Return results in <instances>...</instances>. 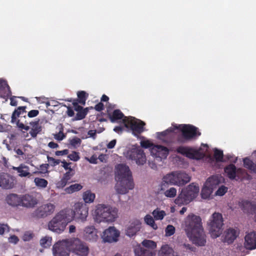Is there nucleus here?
Here are the masks:
<instances>
[{
    "label": "nucleus",
    "mask_w": 256,
    "mask_h": 256,
    "mask_svg": "<svg viewBox=\"0 0 256 256\" xmlns=\"http://www.w3.org/2000/svg\"><path fill=\"white\" fill-rule=\"evenodd\" d=\"M185 231L192 242L198 246H204L206 243V236L202 225L200 216L190 214L185 221Z\"/></svg>",
    "instance_id": "1"
},
{
    "label": "nucleus",
    "mask_w": 256,
    "mask_h": 256,
    "mask_svg": "<svg viewBox=\"0 0 256 256\" xmlns=\"http://www.w3.org/2000/svg\"><path fill=\"white\" fill-rule=\"evenodd\" d=\"M115 178L117 181L114 188L118 194L128 193L134 188V182L129 167L124 164H119L116 167Z\"/></svg>",
    "instance_id": "2"
},
{
    "label": "nucleus",
    "mask_w": 256,
    "mask_h": 256,
    "mask_svg": "<svg viewBox=\"0 0 256 256\" xmlns=\"http://www.w3.org/2000/svg\"><path fill=\"white\" fill-rule=\"evenodd\" d=\"M72 220V210L65 208L58 212L48 222V228L54 232L60 234Z\"/></svg>",
    "instance_id": "3"
},
{
    "label": "nucleus",
    "mask_w": 256,
    "mask_h": 256,
    "mask_svg": "<svg viewBox=\"0 0 256 256\" xmlns=\"http://www.w3.org/2000/svg\"><path fill=\"white\" fill-rule=\"evenodd\" d=\"M118 209L104 204H98L94 211L95 220L96 222H112L118 217Z\"/></svg>",
    "instance_id": "4"
},
{
    "label": "nucleus",
    "mask_w": 256,
    "mask_h": 256,
    "mask_svg": "<svg viewBox=\"0 0 256 256\" xmlns=\"http://www.w3.org/2000/svg\"><path fill=\"white\" fill-rule=\"evenodd\" d=\"M198 192V186L194 183L191 184L186 188L182 190L181 192L175 200L174 202L178 206L187 204L196 198Z\"/></svg>",
    "instance_id": "5"
},
{
    "label": "nucleus",
    "mask_w": 256,
    "mask_h": 256,
    "mask_svg": "<svg viewBox=\"0 0 256 256\" xmlns=\"http://www.w3.org/2000/svg\"><path fill=\"white\" fill-rule=\"evenodd\" d=\"M67 246L72 253L80 256H88L89 248L87 244L78 238H72L66 240Z\"/></svg>",
    "instance_id": "6"
},
{
    "label": "nucleus",
    "mask_w": 256,
    "mask_h": 256,
    "mask_svg": "<svg viewBox=\"0 0 256 256\" xmlns=\"http://www.w3.org/2000/svg\"><path fill=\"white\" fill-rule=\"evenodd\" d=\"M26 106H19L12 112V123L16 122L17 126L20 130H24L26 131L30 130L28 126L30 120L26 115L22 116L26 114Z\"/></svg>",
    "instance_id": "7"
},
{
    "label": "nucleus",
    "mask_w": 256,
    "mask_h": 256,
    "mask_svg": "<svg viewBox=\"0 0 256 256\" xmlns=\"http://www.w3.org/2000/svg\"><path fill=\"white\" fill-rule=\"evenodd\" d=\"M176 128L180 130L182 132V136L178 138V141L181 143L195 139L201 134L198 128L191 124H180Z\"/></svg>",
    "instance_id": "8"
},
{
    "label": "nucleus",
    "mask_w": 256,
    "mask_h": 256,
    "mask_svg": "<svg viewBox=\"0 0 256 256\" xmlns=\"http://www.w3.org/2000/svg\"><path fill=\"white\" fill-rule=\"evenodd\" d=\"M223 224V218L222 214L218 212L214 213L210 222L208 224L210 232L212 237L216 238L220 235Z\"/></svg>",
    "instance_id": "9"
},
{
    "label": "nucleus",
    "mask_w": 256,
    "mask_h": 256,
    "mask_svg": "<svg viewBox=\"0 0 256 256\" xmlns=\"http://www.w3.org/2000/svg\"><path fill=\"white\" fill-rule=\"evenodd\" d=\"M123 123L125 127L130 128L132 134L137 137L144 130V126L146 125V124L140 120H136L132 119V118L125 117L123 119Z\"/></svg>",
    "instance_id": "10"
},
{
    "label": "nucleus",
    "mask_w": 256,
    "mask_h": 256,
    "mask_svg": "<svg viewBox=\"0 0 256 256\" xmlns=\"http://www.w3.org/2000/svg\"><path fill=\"white\" fill-rule=\"evenodd\" d=\"M56 206L53 204H44L38 208L32 214V216L36 218H44L52 214Z\"/></svg>",
    "instance_id": "11"
},
{
    "label": "nucleus",
    "mask_w": 256,
    "mask_h": 256,
    "mask_svg": "<svg viewBox=\"0 0 256 256\" xmlns=\"http://www.w3.org/2000/svg\"><path fill=\"white\" fill-rule=\"evenodd\" d=\"M176 152L178 154L194 160H200L204 156V154L199 150L188 146H180L177 148Z\"/></svg>",
    "instance_id": "12"
},
{
    "label": "nucleus",
    "mask_w": 256,
    "mask_h": 256,
    "mask_svg": "<svg viewBox=\"0 0 256 256\" xmlns=\"http://www.w3.org/2000/svg\"><path fill=\"white\" fill-rule=\"evenodd\" d=\"M128 157L130 159L134 160L138 165H143L146 160L144 150L140 147L132 148L129 150L128 152Z\"/></svg>",
    "instance_id": "13"
},
{
    "label": "nucleus",
    "mask_w": 256,
    "mask_h": 256,
    "mask_svg": "<svg viewBox=\"0 0 256 256\" xmlns=\"http://www.w3.org/2000/svg\"><path fill=\"white\" fill-rule=\"evenodd\" d=\"M88 208L86 204L78 202L74 205V210H72L73 218L75 216L77 219L84 222L88 216Z\"/></svg>",
    "instance_id": "14"
},
{
    "label": "nucleus",
    "mask_w": 256,
    "mask_h": 256,
    "mask_svg": "<svg viewBox=\"0 0 256 256\" xmlns=\"http://www.w3.org/2000/svg\"><path fill=\"white\" fill-rule=\"evenodd\" d=\"M168 152L167 148L160 145L154 146L150 149L152 156L158 162H161L162 160L166 158Z\"/></svg>",
    "instance_id": "15"
},
{
    "label": "nucleus",
    "mask_w": 256,
    "mask_h": 256,
    "mask_svg": "<svg viewBox=\"0 0 256 256\" xmlns=\"http://www.w3.org/2000/svg\"><path fill=\"white\" fill-rule=\"evenodd\" d=\"M120 234V232L114 226H110L103 232L102 238L105 242H116L118 240Z\"/></svg>",
    "instance_id": "16"
},
{
    "label": "nucleus",
    "mask_w": 256,
    "mask_h": 256,
    "mask_svg": "<svg viewBox=\"0 0 256 256\" xmlns=\"http://www.w3.org/2000/svg\"><path fill=\"white\" fill-rule=\"evenodd\" d=\"M70 252L68 248L66 242V240L61 242H57L53 246V254L54 256H69Z\"/></svg>",
    "instance_id": "17"
},
{
    "label": "nucleus",
    "mask_w": 256,
    "mask_h": 256,
    "mask_svg": "<svg viewBox=\"0 0 256 256\" xmlns=\"http://www.w3.org/2000/svg\"><path fill=\"white\" fill-rule=\"evenodd\" d=\"M239 235V232L233 228H229L224 231L222 240L228 244H232Z\"/></svg>",
    "instance_id": "18"
},
{
    "label": "nucleus",
    "mask_w": 256,
    "mask_h": 256,
    "mask_svg": "<svg viewBox=\"0 0 256 256\" xmlns=\"http://www.w3.org/2000/svg\"><path fill=\"white\" fill-rule=\"evenodd\" d=\"M21 206L26 208H33L38 203L37 198L32 194L21 195Z\"/></svg>",
    "instance_id": "19"
},
{
    "label": "nucleus",
    "mask_w": 256,
    "mask_h": 256,
    "mask_svg": "<svg viewBox=\"0 0 256 256\" xmlns=\"http://www.w3.org/2000/svg\"><path fill=\"white\" fill-rule=\"evenodd\" d=\"M72 105L74 110L77 112L74 120H79L84 118L87 115L89 110L93 109L92 106L84 108L82 106H80L76 102H72Z\"/></svg>",
    "instance_id": "20"
},
{
    "label": "nucleus",
    "mask_w": 256,
    "mask_h": 256,
    "mask_svg": "<svg viewBox=\"0 0 256 256\" xmlns=\"http://www.w3.org/2000/svg\"><path fill=\"white\" fill-rule=\"evenodd\" d=\"M14 180L8 174H2L0 176V186L4 189H10L14 186Z\"/></svg>",
    "instance_id": "21"
},
{
    "label": "nucleus",
    "mask_w": 256,
    "mask_h": 256,
    "mask_svg": "<svg viewBox=\"0 0 256 256\" xmlns=\"http://www.w3.org/2000/svg\"><path fill=\"white\" fill-rule=\"evenodd\" d=\"M98 230L94 226H87L84 230V238L89 242H96L98 238Z\"/></svg>",
    "instance_id": "22"
},
{
    "label": "nucleus",
    "mask_w": 256,
    "mask_h": 256,
    "mask_svg": "<svg viewBox=\"0 0 256 256\" xmlns=\"http://www.w3.org/2000/svg\"><path fill=\"white\" fill-rule=\"evenodd\" d=\"M244 240L246 249L252 250L256 248V232H252L246 234Z\"/></svg>",
    "instance_id": "23"
},
{
    "label": "nucleus",
    "mask_w": 256,
    "mask_h": 256,
    "mask_svg": "<svg viewBox=\"0 0 256 256\" xmlns=\"http://www.w3.org/2000/svg\"><path fill=\"white\" fill-rule=\"evenodd\" d=\"M140 222L139 220H134L132 222L126 230V234L129 236H132L140 229Z\"/></svg>",
    "instance_id": "24"
},
{
    "label": "nucleus",
    "mask_w": 256,
    "mask_h": 256,
    "mask_svg": "<svg viewBox=\"0 0 256 256\" xmlns=\"http://www.w3.org/2000/svg\"><path fill=\"white\" fill-rule=\"evenodd\" d=\"M176 185L183 186L189 182L190 178L189 176L184 172H180L175 173Z\"/></svg>",
    "instance_id": "25"
},
{
    "label": "nucleus",
    "mask_w": 256,
    "mask_h": 256,
    "mask_svg": "<svg viewBox=\"0 0 256 256\" xmlns=\"http://www.w3.org/2000/svg\"><path fill=\"white\" fill-rule=\"evenodd\" d=\"M7 203L12 206H21V195L11 194L6 197Z\"/></svg>",
    "instance_id": "26"
},
{
    "label": "nucleus",
    "mask_w": 256,
    "mask_h": 256,
    "mask_svg": "<svg viewBox=\"0 0 256 256\" xmlns=\"http://www.w3.org/2000/svg\"><path fill=\"white\" fill-rule=\"evenodd\" d=\"M135 256H154L156 253L150 250H147L140 245L136 247L134 250Z\"/></svg>",
    "instance_id": "27"
},
{
    "label": "nucleus",
    "mask_w": 256,
    "mask_h": 256,
    "mask_svg": "<svg viewBox=\"0 0 256 256\" xmlns=\"http://www.w3.org/2000/svg\"><path fill=\"white\" fill-rule=\"evenodd\" d=\"M240 207L244 212L248 213L254 212L256 208L255 204L247 200H242L239 202Z\"/></svg>",
    "instance_id": "28"
},
{
    "label": "nucleus",
    "mask_w": 256,
    "mask_h": 256,
    "mask_svg": "<svg viewBox=\"0 0 256 256\" xmlns=\"http://www.w3.org/2000/svg\"><path fill=\"white\" fill-rule=\"evenodd\" d=\"M108 116L112 122H115L119 120H123V119L126 117L118 109L114 110L112 113H108Z\"/></svg>",
    "instance_id": "29"
},
{
    "label": "nucleus",
    "mask_w": 256,
    "mask_h": 256,
    "mask_svg": "<svg viewBox=\"0 0 256 256\" xmlns=\"http://www.w3.org/2000/svg\"><path fill=\"white\" fill-rule=\"evenodd\" d=\"M240 170V168L236 170V166L234 164H230L224 168V172L226 174L228 178L234 180L236 177V172Z\"/></svg>",
    "instance_id": "30"
},
{
    "label": "nucleus",
    "mask_w": 256,
    "mask_h": 256,
    "mask_svg": "<svg viewBox=\"0 0 256 256\" xmlns=\"http://www.w3.org/2000/svg\"><path fill=\"white\" fill-rule=\"evenodd\" d=\"M19 174L18 176L20 177L28 176L30 177L32 174L30 172V168L28 166L20 164L18 167L14 168Z\"/></svg>",
    "instance_id": "31"
},
{
    "label": "nucleus",
    "mask_w": 256,
    "mask_h": 256,
    "mask_svg": "<svg viewBox=\"0 0 256 256\" xmlns=\"http://www.w3.org/2000/svg\"><path fill=\"white\" fill-rule=\"evenodd\" d=\"M78 98L75 99L72 102H76L78 104H80L82 105H85L86 100L88 94L84 91H78L77 92Z\"/></svg>",
    "instance_id": "32"
},
{
    "label": "nucleus",
    "mask_w": 256,
    "mask_h": 256,
    "mask_svg": "<svg viewBox=\"0 0 256 256\" xmlns=\"http://www.w3.org/2000/svg\"><path fill=\"white\" fill-rule=\"evenodd\" d=\"M244 166L250 172L256 174V164L248 158H246L243 160Z\"/></svg>",
    "instance_id": "33"
},
{
    "label": "nucleus",
    "mask_w": 256,
    "mask_h": 256,
    "mask_svg": "<svg viewBox=\"0 0 256 256\" xmlns=\"http://www.w3.org/2000/svg\"><path fill=\"white\" fill-rule=\"evenodd\" d=\"M206 184L212 190L216 188L220 184V180L218 176H212L210 177L206 181Z\"/></svg>",
    "instance_id": "34"
},
{
    "label": "nucleus",
    "mask_w": 256,
    "mask_h": 256,
    "mask_svg": "<svg viewBox=\"0 0 256 256\" xmlns=\"http://www.w3.org/2000/svg\"><path fill=\"white\" fill-rule=\"evenodd\" d=\"M96 198L94 193L92 192L90 190L84 192L82 194V198L86 203H91L94 202Z\"/></svg>",
    "instance_id": "35"
},
{
    "label": "nucleus",
    "mask_w": 256,
    "mask_h": 256,
    "mask_svg": "<svg viewBox=\"0 0 256 256\" xmlns=\"http://www.w3.org/2000/svg\"><path fill=\"white\" fill-rule=\"evenodd\" d=\"M2 90L4 91V94L5 96H8L12 94L10 87L7 82L6 80H0V92Z\"/></svg>",
    "instance_id": "36"
},
{
    "label": "nucleus",
    "mask_w": 256,
    "mask_h": 256,
    "mask_svg": "<svg viewBox=\"0 0 256 256\" xmlns=\"http://www.w3.org/2000/svg\"><path fill=\"white\" fill-rule=\"evenodd\" d=\"M142 244L144 248L150 250L152 252H154L156 248V242L152 240H144L142 242Z\"/></svg>",
    "instance_id": "37"
},
{
    "label": "nucleus",
    "mask_w": 256,
    "mask_h": 256,
    "mask_svg": "<svg viewBox=\"0 0 256 256\" xmlns=\"http://www.w3.org/2000/svg\"><path fill=\"white\" fill-rule=\"evenodd\" d=\"M213 192L212 188H210L206 184L202 188L201 192L202 198L204 199L208 198Z\"/></svg>",
    "instance_id": "38"
},
{
    "label": "nucleus",
    "mask_w": 256,
    "mask_h": 256,
    "mask_svg": "<svg viewBox=\"0 0 256 256\" xmlns=\"http://www.w3.org/2000/svg\"><path fill=\"white\" fill-rule=\"evenodd\" d=\"M162 180H164V182L170 184V185H176L175 173L172 172L171 174H167L163 177Z\"/></svg>",
    "instance_id": "39"
},
{
    "label": "nucleus",
    "mask_w": 256,
    "mask_h": 256,
    "mask_svg": "<svg viewBox=\"0 0 256 256\" xmlns=\"http://www.w3.org/2000/svg\"><path fill=\"white\" fill-rule=\"evenodd\" d=\"M152 214L155 220H162L164 216L166 215V212L164 210H160V208H157L154 210Z\"/></svg>",
    "instance_id": "40"
},
{
    "label": "nucleus",
    "mask_w": 256,
    "mask_h": 256,
    "mask_svg": "<svg viewBox=\"0 0 256 256\" xmlns=\"http://www.w3.org/2000/svg\"><path fill=\"white\" fill-rule=\"evenodd\" d=\"M154 219L150 214H146L144 218V222L154 230H156L158 229V226L155 223Z\"/></svg>",
    "instance_id": "41"
},
{
    "label": "nucleus",
    "mask_w": 256,
    "mask_h": 256,
    "mask_svg": "<svg viewBox=\"0 0 256 256\" xmlns=\"http://www.w3.org/2000/svg\"><path fill=\"white\" fill-rule=\"evenodd\" d=\"M172 252L173 250L168 244L163 245L161 247L159 255L160 256H168Z\"/></svg>",
    "instance_id": "42"
},
{
    "label": "nucleus",
    "mask_w": 256,
    "mask_h": 256,
    "mask_svg": "<svg viewBox=\"0 0 256 256\" xmlns=\"http://www.w3.org/2000/svg\"><path fill=\"white\" fill-rule=\"evenodd\" d=\"M82 186L79 184H74L70 185L65 189V191L68 194H72L82 189Z\"/></svg>",
    "instance_id": "43"
},
{
    "label": "nucleus",
    "mask_w": 256,
    "mask_h": 256,
    "mask_svg": "<svg viewBox=\"0 0 256 256\" xmlns=\"http://www.w3.org/2000/svg\"><path fill=\"white\" fill-rule=\"evenodd\" d=\"M34 182L38 187L41 188H46L48 184V182L46 180L39 178H36L34 180Z\"/></svg>",
    "instance_id": "44"
},
{
    "label": "nucleus",
    "mask_w": 256,
    "mask_h": 256,
    "mask_svg": "<svg viewBox=\"0 0 256 256\" xmlns=\"http://www.w3.org/2000/svg\"><path fill=\"white\" fill-rule=\"evenodd\" d=\"M214 158L218 162H223V152L221 150H219L216 148L214 150Z\"/></svg>",
    "instance_id": "45"
},
{
    "label": "nucleus",
    "mask_w": 256,
    "mask_h": 256,
    "mask_svg": "<svg viewBox=\"0 0 256 256\" xmlns=\"http://www.w3.org/2000/svg\"><path fill=\"white\" fill-rule=\"evenodd\" d=\"M40 244L42 247L47 248L51 244V238L49 237L45 236L40 240Z\"/></svg>",
    "instance_id": "46"
},
{
    "label": "nucleus",
    "mask_w": 256,
    "mask_h": 256,
    "mask_svg": "<svg viewBox=\"0 0 256 256\" xmlns=\"http://www.w3.org/2000/svg\"><path fill=\"white\" fill-rule=\"evenodd\" d=\"M164 195L168 198H174L176 194V190L174 188H171L164 192Z\"/></svg>",
    "instance_id": "47"
},
{
    "label": "nucleus",
    "mask_w": 256,
    "mask_h": 256,
    "mask_svg": "<svg viewBox=\"0 0 256 256\" xmlns=\"http://www.w3.org/2000/svg\"><path fill=\"white\" fill-rule=\"evenodd\" d=\"M70 144L74 148L76 147L80 144L82 140H81L77 137H74L72 139L69 140Z\"/></svg>",
    "instance_id": "48"
},
{
    "label": "nucleus",
    "mask_w": 256,
    "mask_h": 256,
    "mask_svg": "<svg viewBox=\"0 0 256 256\" xmlns=\"http://www.w3.org/2000/svg\"><path fill=\"white\" fill-rule=\"evenodd\" d=\"M166 236H170L173 235L175 232V228L170 224L168 225L165 230Z\"/></svg>",
    "instance_id": "49"
},
{
    "label": "nucleus",
    "mask_w": 256,
    "mask_h": 256,
    "mask_svg": "<svg viewBox=\"0 0 256 256\" xmlns=\"http://www.w3.org/2000/svg\"><path fill=\"white\" fill-rule=\"evenodd\" d=\"M42 130V127L40 126H36L32 128L30 132V134L32 138H36L37 134L40 133Z\"/></svg>",
    "instance_id": "50"
},
{
    "label": "nucleus",
    "mask_w": 256,
    "mask_h": 256,
    "mask_svg": "<svg viewBox=\"0 0 256 256\" xmlns=\"http://www.w3.org/2000/svg\"><path fill=\"white\" fill-rule=\"evenodd\" d=\"M48 160L49 162V164L52 166H55L56 165H58L61 162V160L58 159H55L52 157H50V156H47Z\"/></svg>",
    "instance_id": "51"
},
{
    "label": "nucleus",
    "mask_w": 256,
    "mask_h": 256,
    "mask_svg": "<svg viewBox=\"0 0 256 256\" xmlns=\"http://www.w3.org/2000/svg\"><path fill=\"white\" fill-rule=\"evenodd\" d=\"M68 158L72 161L77 162L80 159L79 152L73 151L68 156Z\"/></svg>",
    "instance_id": "52"
},
{
    "label": "nucleus",
    "mask_w": 256,
    "mask_h": 256,
    "mask_svg": "<svg viewBox=\"0 0 256 256\" xmlns=\"http://www.w3.org/2000/svg\"><path fill=\"white\" fill-rule=\"evenodd\" d=\"M170 184L164 182V180H162V182L160 185L158 186V192L162 193V192H164L166 190H167V188L168 187Z\"/></svg>",
    "instance_id": "53"
},
{
    "label": "nucleus",
    "mask_w": 256,
    "mask_h": 256,
    "mask_svg": "<svg viewBox=\"0 0 256 256\" xmlns=\"http://www.w3.org/2000/svg\"><path fill=\"white\" fill-rule=\"evenodd\" d=\"M227 191L228 188L224 186H222L220 187L216 192V195L222 196L227 192Z\"/></svg>",
    "instance_id": "54"
},
{
    "label": "nucleus",
    "mask_w": 256,
    "mask_h": 256,
    "mask_svg": "<svg viewBox=\"0 0 256 256\" xmlns=\"http://www.w3.org/2000/svg\"><path fill=\"white\" fill-rule=\"evenodd\" d=\"M10 227L7 224L0 223V235L4 234V232H9Z\"/></svg>",
    "instance_id": "55"
},
{
    "label": "nucleus",
    "mask_w": 256,
    "mask_h": 256,
    "mask_svg": "<svg viewBox=\"0 0 256 256\" xmlns=\"http://www.w3.org/2000/svg\"><path fill=\"white\" fill-rule=\"evenodd\" d=\"M140 146L144 148H152L154 145L151 143L149 140H142L140 142Z\"/></svg>",
    "instance_id": "56"
},
{
    "label": "nucleus",
    "mask_w": 256,
    "mask_h": 256,
    "mask_svg": "<svg viewBox=\"0 0 256 256\" xmlns=\"http://www.w3.org/2000/svg\"><path fill=\"white\" fill-rule=\"evenodd\" d=\"M74 174V170L72 168H69V170L64 174L63 176L69 180Z\"/></svg>",
    "instance_id": "57"
},
{
    "label": "nucleus",
    "mask_w": 256,
    "mask_h": 256,
    "mask_svg": "<svg viewBox=\"0 0 256 256\" xmlns=\"http://www.w3.org/2000/svg\"><path fill=\"white\" fill-rule=\"evenodd\" d=\"M172 132V130L171 129H168L166 130H164L162 132H158V137L159 138H164L166 136H167L170 132Z\"/></svg>",
    "instance_id": "58"
},
{
    "label": "nucleus",
    "mask_w": 256,
    "mask_h": 256,
    "mask_svg": "<svg viewBox=\"0 0 256 256\" xmlns=\"http://www.w3.org/2000/svg\"><path fill=\"white\" fill-rule=\"evenodd\" d=\"M68 180H67L66 178H64V176L61 179V180L58 182L57 184L58 187V188H64L66 186L68 182Z\"/></svg>",
    "instance_id": "59"
},
{
    "label": "nucleus",
    "mask_w": 256,
    "mask_h": 256,
    "mask_svg": "<svg viewBox=\"0 0 256 256\" xmlns=\"http://www.w3.org/2000/svg\"><path fill=\"white\" fill-rule=\"evenodd\" d=\"M66 135L62 132V130L54 135V138L58 140H62L65 138Z\"/></svg>",
    "instance_id": "60"
},
{
    "label": "nucleus",
    "mask_w": 256,
    "mask_h": 256,
    "mask_svg": "<svg viewBox=\"0 0 256 256\" xmlns=\"http://www.w3.org/2000/svg\"><path fill=\"white\" fill-rule=\"evenodd\" d=\"M39 114V111L36 110H30L28 114V118H32L36 116Z\"/></svg>",
    "instance_id": "61"
},
{
    "label": "nucleus",
    "mask_w": 256,
    "mask_h": 256,
    "mask_svg": "<svg viewBox=\"0 0 256 256\" xmlns=\"http://www.w3.org/2000/svg\"><path fill=\"white\" fill-rule=\"evenodd\" d=\"M18 237L15 235H12L9 238L8 241L10 243L16 244L18 242Z\"/></svg>",
    "instance_id": "62"
},
{
    "label": "nucleus",
    "mask_w": 256,
    "mask_h": 256,
    "mask_svg": "<svg viewBox=\"0 0 256 256\" xmlns=\"http://www.w3.org/2000/svg\"><path fill=\"white\" fill-rule=\"evenodd\" d=\"M94 108L98 112H100L102 110L104 109V105L102 102H100L98 104H96Z\"/></svg>",
    "instance_id": "63"
},
{
    "label": "nucleus",
    "mask_w": 256,
    "mask_h": 256,
    "mask_svg": "<svg viewBox=\"0 0 256 256\" xmlns=\"http://www.w3.org/2000/svg\"><path fill=\"white\" fill-rule=\"evenodd\" d=\"M32 234L27 232L24 234L23 239L25 241H28L31 240L32 238Z\"/></svg>",
    "instance_id": "64"
}]
</instances>
